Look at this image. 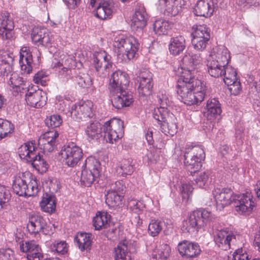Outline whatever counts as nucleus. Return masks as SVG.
<instances>
[{
    "label": "nucleus",
    "instance_id": "obj_64",
    "mask_svg": "<svg viewBox=\"0 0 260 260\" xmlns=\"http://www.w3.org/2000/svg\"><path fill=\"white\" fill-rule=\"evenodd\" d=\"M193 188L190 184L184 183L182 185L180 190L183 198L188 199L193 191Z\"/></svg>",
    "mask_w": 260,
    "mask_h": 260
},
{
    "label": "nucleus",
    "instance_id": "obj_10",
    "mask_svg": "<svg viewBox=\"0 0 260 260\" xmlns=\"http://www.w3.org/2000/svg\"><path fill=\"white\" fill-rule=\"evenodd\" d=\"M202 61L201 53L187 52L182 59V76L195 78Z\"/></svg>",
    "mask_w": 260,
    "mask_h": 260
},
{
    "label": "nucleus",
    "instance_id": "obj_55",
    "mask_svg": "<svg viewBox=\"0 0 260 260\" xmlns=\"http://www.w3.org/2000/svg\"><path fill=\"white\" fill-rule=\"evenodd\" d=\"M210 38H208L207 35H205L204 38H192L191 43L193 48L198 50L202 51L204 50L208 44Z\"/></svg>",
    "mask_w": 260,
    "mask_h": 260
},
{
    "label": "nucleus",
    "instance_id": "obj_58",
    "mask_svg": "<svg viewBox=\"0 0 260 260\" xmlns=\"http://www.w3.org/2000/svg\"><path fill=\"white\" fill-rule=\"evenodd\" d=\"M62 123V119L58 114H54L46 119V124L48 126L55 128L59 126Z\"/></svg>",
    "mask_w": 260,
    "mask_h": 260
},
{
    "label": "nucleus",
    "instance_id": "obj_48",
    "mask_svg": "<svg viewBox=\"0 0 260 260\" xmlns=\"http://www.w3.org/2000/svg\"><path fill=\"white\" fill-rule=\"evenodd\" d=\"M73 79L75 82L83 88H88L92 84L91 78L88 74L80 73Z\"/></svg>",
    "mask_w": 260,
    "mask_h": 260
},
{
    "label": "nucleus",
    "instance_id": "obj_3",
    "mask_svg": "<svg viewBox=\"0 0 260 260\" xmlns=\"http://www.w3.org/2000/svg\"><path fill=\"white\" fill-rule=\"evenodd\" d=\"M123 132V122L118 119H111L105 122L103 125L98 122H92L86 129V134L89 138L98 139L103 133L104 139L111 144L121 138Z\"/></svg>",
    "mask_w": 260,
    "mask_h": 260
},
{
    "label": "nucleus",
    "instance_id": "obj_21",
    "mask_svg": "<svg viewBox=\"0 0 260 260\" xmlns=\"http://www.w3.org/2000/svg\"><path fill=\"white\" fill-rule=\"evenodd\" d=\"M148 20V16L144 7L138 6L131 20V27L134 31L141 34L146 26Z\"/></svg>",
    "mask_w": 260,
    "mask_h": 260
},
{
    "label": "nucleus",
    "instance_id": "obj_39",
    "mask_svg": "<svg viewBox=\"0 0 260 260\" xmlns=\"http://www.w3.org/2000/svg\"><path fill=\"white\" fill-rule=\"evenodd\" d=\"M170 116V118L160 125V128L166 135L174 136L177 132V120L174 114H171Z\"/></svg>",
    "mask_w": 260,
    "mask_h": 260
},
{
    "label": "nucleus",
    "instance_id": "obj_5",
    "mask_svg": "<svg viewBox=\"0 0 260 260\" xmlns=\"http://www.w3.org/2000/svg\"><path fill=\"white\" fill-rule=\"evenodd\" d=\"M114 46L118 49V57L126 62L135 57L138 50L139 44L134 37H125L122 35L114 39Z\"/></svg>",
    "mask_w": 260,
    "mask_h": 260
},
{
    "label": "nucleus",
    "instance_id": "obj_51",
    "mask_svg": "<svg viewBox=\"0 0 260 260\" xmlns=\"http://www.w3.org/2000/svg\"><path fill=\"white\" fill-rule=\"evenodd\" d=\"M194 30L191 34L193 38H204L205 35L210 38V29L206 25H197L196 27H193Z\"/></svg>",
    "mask_w": 260,
    "mask_h": 260
},
{
    "label": "nucleus",
    "instance_id": "obj_29",
    "mask_svg": "<svg viewBox=\"0 0 260 260\" xmlns=\"http://www.w3.org/2000/svg\"><path fill=\"white\" fill-rule=\"evenodd\" d=\"M208 57H212L214 61L226 68L230 60V53L224 46L216 47Z\"/></svg>",
    "mask_w": 260,
    "mask_h": 260
},
{
    "label": "nucleus",
    "instance_id": "obj_16",
    "mask_svg": "<svg viewBox=\"0 0 260 260\" xmlns=\"http://www.w3.org/2000/svg\"><path fill=\"white\" fill-rule=\"evenodd\" d=\"M20 248L22 252L27 253L28 260H46L49 258L41 253L40 247L35 241L20 242Z\"/></svg>",
    "mask_w": 260,
    "mask_h": 260
},
{
    "label": "nucleus",
    "instance_id": "obj_43",
    "mask_svg": "<svg viewBox=\"0 0 260 260\" xmlns=\"http://www.w3.org/2000/svg\"><path fill=\"white\" fill-rule=\"evenodd\" d=\"M173 114L170 112L166 107H159L154 109L153 112V117L155 119L158 124L161 125L164 122L167 120V119L170 118V115Z\"/></svg>",
    "mask_w": 260,
    "mask_h": 260
},
{
    "label": "nucleus",
    "instance_id": "obj_57",
    "mask_svg": "<svg viewBox=\"0 0 260 260\" xmlns=\"http://www.w3.org/2000/svg\"><path fill=\"white\" fill-rule=\"evenodd\" d=\"M11 195L9 189L0 185V210L10 200Z\"/></svg>",
    "mask_w": 260,
    "mask_h": 260
},
{
    "label": "nucleus",
    "instance_id": "obj_53",
    "mask_svg": "<svg viewBox=\"0 0 260 260\" xmlns=\"http://www.w3.org/2000/svg\"><path fill=\"white\" fill-rule=\"evenodd\" d=\"M128 206L134 214H143L145 204L142 201L132 199L128 201Z\"/></svg>",
    "mask_w": 260,
    "mask_h": 260
},
{
    "label": "nucleus",
    "instance_id": "obj_62",
    "mask_svg": "<svg viewBox=\"0 0 260 260\" xmlns=\"http://www.w3.org/2000/svg\"><path fill=\"white\" fill-rule=\"evenodd\" d=\"M227 86L231 93L235 95L238 94L242 90L241 85L238 79L232 82L231 84Z\"/></svg>",
    "mask_w": 260,
    "mask_h": 260
},
{
    "label": "nucleus",
    "instance_id": "obj_50",
    "mask_svg": "<svg viewBox=\"0 0 260 260\" xmlns=\"http://www.w3.org/2000/svg\"><path fill=\"white\" fill-rule=\"evenodd\" d=\"M223 80L226 85H230L232 82L238 80L237 72L232 66H227L223 73Z\"/></svg>",
    "mask_w": 260,
    "mask_h": 260
},
{
    "label": "nucleus",
    "instance_id": "obj_61",
    "mask_svg": "<svg viewBox=\"0 0 260 260\" xmlns=\"http://www.w3.org/2000/svg\"><path fill=\"white\" fill-rule=\"evenodd\" d=\"M47 75L44 72H38L34 77V81L38 84H40L42 86L47 84Z\"/></svg>",
    "mask_w": 260,
    "mask_h": 260
},
{
    "label": "nucleus",
    "instance_id": "obj_60",
    "mask_svg": "<svg viewBox=\"0 0 260 260\" xmlns=\"http://www.w3.org/2000/svg\"><path fill=\"white\" fill-rule=\"evenodd\" d=\"M229 260H249V255L242 249H237Z\"/></svg>",
    "mask_w": 260,
    "mask_h": 260
},
{
    "label": "nucleus",
    "instance_id": "obj_26",
    "mask_svg": "<svg viewBox=\"0 0 260 260\" xmlns=\"http://www.w3.org/2000/svg\"><path fill=\"white\" fill-rule=\"evenodd\" d=\"M25 97L27 105L36 108L43 107L46 105L47 100L46 93L39 89L34 92L28 91Z\"/></svg>",
    "mask_w": 260,
    "mask_h": 260
},
{
    "label": "nucleus",
    "instance_id": "obj_12",
    "mask_svg": "<svg viewBox=\"0 0 260 260\" xmlns=\"http://www.w3.org/2000/svg\"><path fill=\"white\" fill-rule=\"evenodd\" d=\"M233 204L235 211L240 215H249L255 208L254 199L248 192L235 196Z\"/></svg>",
    "mask_w": 260,
    "mask_h": 260
},
{
    "label": "nucleus",
    "instance_id": "obj_46",
    "mask_svg": "<svg viewBox=\"0 0 260 260\" xmlns=\"http://www.w3.org/2000/svg\"><path fill=\"white\" fill-rule=\"evenodd\" d=\"M171 249L167 244H162L153 251L152 256L154 260H166Z\"/></svg>",
    "mask_w": 260,
    "mask_h": 260
},
{
    "label": "nucleus",
    "instance_id": "obj_18",
    "mask_svg": "<svg viewBox=\"0 0 260 260\" xmlns=\"http://www.w3.org/2000/svg\"><path fill=\"white\" fill-rule=\"evenodd\" d=\"M138 82L139 83L138 91L140 95L147 96L151 94L153 87V74L149 71H144L140 74Z\"/></svg>",
    "mask_w": 260,
    "mask_h": 260
},
{
    "label": "nucleus",
    "instance_id": "obj_30",
    "mask_svg": "<svg viewBox=\"0 0 260 260\" xmlns=\"http://www.w3.org/2000/svg\"><path fill=\"white\" fill-rule=\"evenodd\" d=\"M221 112V105L216 99H210L207 101L204 113L208 119L213 120L220 115Z\"/></svg>",
    "mask_w": 260,
    "mask_h": 260
},
{
    "label": "nucleus",
    "instance_id": "obj_20",
    "mask_svg": "<svg viewBox=\"0 0 260 260\" xmlns=\"http://www.w3.org/2000/svg\"><path fill=\"white\" fill-rule=\"evenodd\" d=\"M31 38L34 43L38 46L49 47L54 41L52 35L45 28H34Z\"/></svg>",
    "mask_w": 260,
    "mask_h": 260
},
{
    "label": "nucleus",
    "instance_id": "obj_17",
    "mask_svg": "<svg viewBox=\"0 0 260 260\" xmlns=\"http://www.w3.org/2000/svg\"><path fill=\"white\" fill-rule=\"evenodd\" d=\"M14 28V22L9 13H0V38L3 40L13 39L15 37Z\"/></svg>",
    "mask_w": 260,
    "mask_h": 260
},
{
    "label": "nucleus",
    "instance_id": "obj_9",
    "mask_svg": "<svg viewBox=\"0 0 260 260\" xmlns=\"http://www.w3.org/2000/svg\"><path fill=\"white\" fill-rule=\"evenodd\" d=\"M111 58V55L104 50L94 53L92 64L99 76L106 77L113 70L114 64Z\"/></svg>",
    "mask_w": 260,
    "mask_h": 260
},
{
    "label": "nucleus",
    "instance_id": "obj_27",
    "mask_svg": "<svg viewBox=\"0 0 260 260\" xmlns=\"http://www.w3.org/2000/svg\"><path fill=\"white\" fill-rule=\"evenodd\" d=\"M32 56L28 47L23 46L20 50L19 64L21 71L24 74H29L32 70Z\"/></svg>",
    "mask_w": 260,
    "mask_h": 260
},
{
    "label": "nucleus",
    "instance_id": "obj_2",
    "mask_svg": "<svg viewBox=\"0 0 260 260\" xmlns=\"http://www.w3.org/2000/svg\"><path fill=\"white\" fill-rule=\"evenodd\" d=\"M128 75L121 71L111 75L108 86L113 107L118 109L129 106L134 102L132 94L126 91L129 85Z\"/></svg>",
    "mask_w": 260,
    "mask_h": 260
},
{
    "label": "nucleus",
    "instance_id": "obj_11",
    "mask_svg": "<svg viewBox=\"0 0 260 260\" xmlns=\"http://www.w3.org/2000/svg\"><path fill=\"white\" fill-rule=\"evenodd\" d=\"M64 164L69 167L74 168L83 157L82 149L75 143L64 145L60 151Z\"/></svg>",
    "mask_w": 260,
    "mask_h": 260
},
{
    "label": "nucleus",
    "instance_id": "obj_36",
    "mask_svg": "<svg viewBox=\"0 0 260 260\" xmlns=\"http://www.w3.org/2000/svg\"><path fill=\"white\" fill-rule=\"evenodd\" d=\"M111 216L106 212H98L93 218L92 222L95 230L106 229L109 226Z\"/></svg>",
    "mask_w": 260,
    "mask_h": 260
},
{
    "label": "nucleus",
    "instance_id": "obj_47",
    "mask_svg": "<svg viewBox=\"0 0 260 260\" xmlns=\"http://www.w3.org/2000/svg\"><path fill=\"white\" fill-rule=\"evenodd\" d=\"M13 124L7 120L0 118V140L7 137L14 131Z\"/></svg>",
    "mask_w": 260,
    "mask_h": 260
},
{
    "label": "nucleus",
    "instance_id": "obj_6",
    "mask_svg": "<svg viewBox=\"0 0 260 260\" xmlns=\"http://www.w3.org/2000/svg\"><path fill=\"white\" fill-rule=\"evenodd\" d=\"M184 163L190 175L198 171L205 158L204 150L199 145H186L184 152Z\"/></svg>",
    "mask_w": 260,
    "mask_h": 260
},
{
    "label": "nucleus",
    "instance_id": "obj_52",
    "mask_svg": "<svg viewBox=\"0 0 260 260\" xmlns=\"http://www.w3.org/2000/svg\"><path fill=\"white\" fill-rule=\"evenodd\" d=\"M27 189L26 188V197H31L37 195L39 188L37 180L36 178H29L27 180Z\"/></svg>",
    "mask_w": 260,
    "mask_h": 260
},
{
    "label": "nucleus",
    "instance_id": "obj_13",
    "mask_svg": "<svg viewBox=\"0 0 260 260\" xmlns=\"http://www.w3.org/2000/svg\"><path fill=\"white\" fill-rule=\"evenodd\" d=\"M92 108V102L88 100L75 104L71 108V116L76 121L85 120L93 116Z\"/></svg>",
    "mask_w": 260,
    "mask_h": 260
},
{
    "label": "nucleus",
    "instance_id": "obj_59",
    "mask_svg": "<svg viewBox=\"0 0 260 260\" xmlns=\"http://www.w3.org/2000/svg\"><path fill=\"white\" fill-rule=\"evenodd\" d=\"M110 189L120 194H123L126 189L124 181L123 180L116 181L115 183L111 184Z\"/></svg>",
    "mask_w": 260,
    "mask_h": 260
},
{
    "label": "nucleus",
    "instance_id": "obj_54",
    "mask_svg": "<svg viewBox=\"0 0 260 260\" xmlns=\"http://www.w3.org/2000/svg\"><path fill=\"white\" fill-rule=\"evenodd\" d=\"M210 176V174L209 172L200 173V175L195 179L196 184L200 188L206 187L211 182Z\"/></svg>",
    "mask_w": 260,
    "mask_h": 260
},
{
    "label": "nucleus",
    "instance_id": "obj_38",
    "mask_svg": "<svg viewBox=\"0 0 260 260\" xmlns=\"http://www.w3.org/2000/svg\"><path fill=\"white\" fill-rule=\"evenodd\" d=\"M117 174L120 176L125 177L131 175L134 171V167L132 159H123L116 169Z\"/></svg>",
    "mask_w": 260,
    "mask_h": 260
},
{
    "label": "nucleus",
    "instance_id": "obj_45",
    "mask_svg": "<svg viewBox=\"0 0 260 260\" xmlns=\"http://www.w3.org/2000/svg\"><path fill=\"white\" fill-rule=\"evenodd\" d=\"M27 180H24L20 177H17L13 184L14 192L19 196L26 197V188L27 189Z\"/></svg>",
    "mask_w": 260,
    "mask_h": 260
},
{
    "label": "nucleus",
    "instance_id": "obj_32",
    "mask_svg": "<svg viewBox=\"0 0 260 260\" xmlns=\"http://www.w3.org/2000/svg\"><path fill=\"white\" fill-rule=\"evenodd\" d=\"M113 8L114 6L112 2H102L96 9L95 15L102 20L110 18L113 13Z\"/></svg>",
    "mask_w": 260,
    "mask_h": 260
},
{
    "label": "nucleus",
    "instance_id": "obj_8",
    "mask_svg": "<svg viewBox=\"0 0 260 260\" xmlns=\"http://www.w3.org/2000/svg\"><path fill=\"white\" fill-rule=\"evenodd\" d=\"M80 182L82 185L89 187L99 178L101 172V163L94 157H89L82 166Z\"/></svg>",
    "mask_w": 260,
    "mask_h": 260
},
{
    "label": "nucleus",
    "instance_id": "obj_15",
    "mask_svg": "<svg viewBox=\"0 0 260 260\" xmlns=\"http://www.w3.org/2000/svg\"><path fill=\"white\" fill-rule=\"evenodd\" d=\"M183 0H158V10L168 16H175L182 10Z\"/></svg>",
    "mask_w": 260,
    "mask_h": 260
},
{
    "label": "nucleus",
    "instance_id": "obj_25",
    "mask_svg": "<svg viewBox=\"0 0 260 260\" xmlns=\"http://www.w3.org/2000/svg\"><path fill=\"white\" fill-rule=\"evenodd\" d=\"M217 7L216 0H199L194 8L197 16L208 17L211 16Z\"/></svg>",
    "mask_w": 260,
    "mask_h": 260
},
{
    "label": "nucleus",
    "instance_id": "obj_44",
    "mask_svg": "<svg viewBox=\"0 0 260 260\" xmlns=\"http://www.w3.org/2000/svg\"><path fill=\"white\" fill-rule=\"evenodd\" d=\"M52 67L55 71H58V77L63 82H67L71 78L72 70L69 68L63 67L60 62L53 63Z\"/></svg>",
    "mask_w": 260,
    "mask_h": 260
},
{
    "label": "nucleus",
    "instance_id": "obj_34",
    "mask_svg": "<svg viewBox=\"0 0 260 260\" xmlns=\"http://www.w3.org/2000/svg\"><path fill=\"white\" fill-rule=\"evenodd\" d=\"M114 252L115 260H134L128 250V242L125 240L118 243Z\"/></svg>",
    "mask_w": 260,
    "mask_h": 260
},
{
    "label": "nucleus",
    "instance_id": "obj_24",
    "mask_svg": "<svg viewBox=\"0 0 260 260\" xmlns=\"http://www.w3.org/2000/svg\"><path fill=\"white\" fill-rule=\"evenodd\" d=\"M27 228L31 234L36 235L40 233L44 235L49 234L45 220L38 215H32L29 217Z\"/></svg>",
    "mask_w": 260,
    "mask_h": 260
},
{
    "label": "nucleus",
    "instance_id": "obj_31",
    "mask_svg": "<svg viewBox=\"0 0 260 260\" xmlns=\"http://www.w3.org/2000/svg\"><path fill=\"white\" fill-rule=\"evenodd\" d=\"M186 46L185 38L183 36L178 35L171 38L169 44V50L171 54L176 56L183 52Z\"/></svg>",
    "mask_w": 260,
    "mask_h": 260
},
{
    "label": "nucleus",
    "instance_id": "obj_41",
    "mask_svg": "<svg viewBox=\"0 0 260 260\" xmlns=\"http://www.w3.org/2000/svg\"><path fill=\"white\" fill-rule=\"evenodd\" d=\"M172 27V24L164 19L156 20L153 24V30L158 35H167Z\"/></svg>",
    "mask_w": 260,
    "mask_h": 260
},
{
    "label": "nucleus",
    "instance_id": "obj_56",
    "mask_svg": "<svg viewBox=\"0 0 260 260\" xmlns=\"http://www.w3.org/2000/svg\"><path fill=\"white\" fill-rule=\"evenodd\" d=\"M52 252H56L59 254H64L68 251L67 244L65 241H55L50 245Z\"/></svg>",
    "mask_w": 260,
    "mask_h": 260
},
{
    "label": "nucleus",
    "instance_id": "obj_14",
    "mask_svg": "<svg viewBox=\"0 0 260 260\" xmlns=\"http://www.w3.org/2000/svg\"><path fill=\"white\" fill-rule=\"evenodd\" d=\"M216 206L218 209L221 210L225 206L233 203L235 194L232 190L229 188H216L213 191Z\"/></svg>",
    "mask_w": 260,
    "mask_h": 260
},
{
    "label": "nucleus",
    "instance_id": "obj_7",
    "mask_svg": "<svg viewBox=\"0 0 260 260\" xmlns=\"http://www.w3.org/2000/svg\"><path fill=\"white\" fill-rule=\"evenodd\" d=\"M18 153L21 159L30 162L36 170H47L48 164L42 158V155L37 152V148L32 142H27L22 145L18 149Z\"/></svg>",
    "mask_w": 260,
    "mask_h": 260
},
{
    "label": "nucleus",
    "instance_id": "obj_28",
    "mask_svg": "<svg viewBox=\"0 0 260 260\" xmlns=\"http://www.w3.org/2000/svg\"><path fill=\"white\" fill-rule=\"evenodd\" d=\"M9 85L12 88L11 90L14 95L16 96L19 93H24L27 90L25 85V80L23 77L15 72H12L8 82Z\"/></svg>",
    "mask_w": 260,
    "mask_h": 260
},
{
    "label": "nucleus",
    "instance_id": "obj_35",
    "mask_svg": "<svg viewBox=\"0 0 260 260\" xmlns=\"http://www.w3.org/2000/svg\"><path fill=\"white\" fill-rule=\"evenodd\" d=\"M207 70L209 74L214 78L222 77L225 68L213 59L212 57H208L206 61Z\"/></svg>",
    "mask_w": 260,
    "mask_h": 260
},
{
    "label": "nucleus",
    "instance_id": "obj_1",
    "mask_svg": "<svg viewBox=\"0 0 260 260\" xmlns=\"http://www.w3.org/2000/svg\"><path fill=\"white\" fill-rule=\"evenodd\" d=\"M206 90L204 83L196 78L181 76L177 82L178 99L187 105L198 104L202 102Z\"/></svg>",
    "mask_w": 260,
    "mask_h": 260
},
{
    "label": "nucleus",
    "instance_id": "obj_22",
    "mask_svg": "<svg viewBox=\"0 0 260 260\" xmlns=\"http://www.w3.org/2000/svg\"><path fill=\"white\" fill-rule=\"evenodd\" d=\"M179 253L186 258H194L198 257L201 252L200 246L198 243L184 240L178 245Z\"/></svg>",
    "mask_w": 260,
    "mask_h": 260
},
{
    "label": "nucleus",
    "instance_id": "obj_33",
    "mask_svg": "<svg viewBox=\"0 0 260 260\" xmlns=\"http://www.w3.org/2000/svg\"><path fill=\"white\" fill-rule=\"evenodd\" d=\"M13 61V58L8 53L3 52L0 54V76H7L12 73Z\"/></svg>",
    "mask_w": 260,
    "mask_h": 260
},
{
    "label": "nucleus",
    "instance_id": "obj_49",
    "mask_svg": "<svg viewBox=\"0 0 260 260\" xmlns=\"http://www.w3.org/2000/svg\"><path fill=\"white\" fill-rule=\"evenodd\" d=\"M162 229V222L155 219L150 220L148 226V233L152 237H155L158 235Z\"/></svg>",
    "mask_w": 260,
    "mask_h": 260
},
{
    "label": "nucleus",
    "instance_id": "obj_19",
    "mask_svg": "<svg viewBox=\"0 0 260 260\" xmlns=\"http://www.w3.org/2000/svg\"><path fill=\"white\" fill-rule=\"evenodd\" d=\"M214 240L216 245L223 250L231 248V245L236 241V236L232 232L218 231L214 234Z\"/></svg>",
    "mask_w": 260,
    "mask_h": 260
},
{
    "label": "nucleus",
    "instance_id": "obj_42",
    "mask_svg": "<svg viewBox=\"0 0 260 260\" xmlns=\"http://www.w3.org/2000/svg\"><path fill=\"white\" fill-rule=\"evenodd\" d=\"M105 198L106 203L108 206L114 208L121 204L123 196L122 194L109 189L108 190Z\"/></svg>",
    "mask_w": 260,
    "mask_h": 260
},
{
    "label": "nucleus",
    "instance_id": "obj_23",
    "mask_svg": "<svg viewBox=\"0 0 260 260\" xmlns=\"http://www.w3.org/2000/svg\"><path fill=\"white\" fill-rule=\"evenodd\" d=\"M58 134L55 130L47 132L42 135L38 140V145L45 152H52L56 147V139Z\"/></svg>",
    "mask_w": 260,
    "mask_h": 260
},
{
    "label": "nucleus",
    "instance_id": "obj_37",
    "mask_svg": "<svg viewBox=\"0 0 260 260\" xmlns=\"http://www.w3.org/2000/svg\"><path fill=\"white\" fill-rule=\"evenodd\" d=\"M56 204L55 197L52 194L46 193L42 197L40 207L44 212L52 213L55 210Z\"/></svg>",
    "mask_w": 260,
    "mask_h": 260
},
{
    "label": "nucleus",
    "instance_id": "obj_4",
    "mask_svg": "<svg viewBox=\"0 0 260 260\" xmlns=\"http://www.w3.org/2000/svg\"><path fill=\"white\" fill-rule=\"evenodd\" d=\"M214 217L212 213L204 209L193 211L188 218L183 220L182 230L191 234H197L208 222L212 221Z\"/></svg>",
    "mask_w": 260,
    "mask_h": 260
},
{
    "label": "nucleus",
    "instance_id": "obj_63",
    "mask_svg": "<svg viewBox=\"0 0 260 260\" xmlns=\"http://www.w3.org/2000/svg\"><path fill=\"white\" fill-rule=\"evenodd\" d=\"M14 252L9 248L0 250V260H13Z\"/></svg>",
    "mask_w": 260,
    "mask_h": 260
},
{
    "label": "nucleus",
    "instance_id": "obj_40",
    "mask_svg": "<svg viewBox=\"0 0 260 260\" xmlns=\"http://www.w3.org/2000/svg\"><path fill=\"white\" fill-rule=\"evenodd\" d=\"M91 234L80 233L75 237V241L81 251L90 249L91 245Z\"/></svg>",
    "mask_w": 260,
    "mask_h": 260
}]
</instances>
